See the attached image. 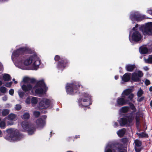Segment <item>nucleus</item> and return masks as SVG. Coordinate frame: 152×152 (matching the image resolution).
Listing matches in <instances>:
<instances>
[{"instance_id": "nucleus-52", "label": "nucleus", "mask_w": 152, "mask_h": 152, "mask_svg": "<svg viewBox=\"0 0 152 152\" xmlns=\"http://www.w3.org/2000/svg\"><path fill=\"white\" fill-rule=\"evenodd\" d=\"M43 118L45 119L46 118V116L45 115H44V116H43Z\"/></svg>"}, {"instance_id": "nucleus-51", "label": "nucleus", "mask_w": 152, "mask_h": 152, "mask_svg": "<svg viewBox=\"0 0 152 152\" xmlns=\"http://www.w3.org/2000/svg\"><path fill=\"white\" fill-rule=\"evenodd\" d=\"M150 105H151V106L152 107V100L150 102Z\"/></svg>"}, {"instance_id": "nucleus-53", "label": "nucleus", "mask_w": 152, "mask_h": 152, "mask_svg": "<svg viewBox=\"0 0 152 152\" xmlns=\"http://www.w3.org/2000/svg\"><path fill=\"white\" fill-rule=\"evenodd\" d=\"M119 152H126L124 151H120Z\"/></svg>"}, {"instance_id": "nucleus-11", "label": "nucleus", "mask_w": 152, "mask_h": 152, "mask_svg": "<svg viewBox=\"0 0 152 152\" xmlns=\"http://www.w3.org/2000/svg\"><path fill=\"white\" fill-rule=\"evenodd\" d=\"M140 29L144 35H152V23H147L145 26H142Z\"/></svg>"}, {"instance_id": "nucleus-39", "label": "nucleus", "mask_w": 152, "mask_h": 152, "mask_svg": "<svg viewBox=\"0 0 152 152\" xmlns=\"http://www.w3.org/2000/svg\"><path fill=\"white\" fill-rule=\"evenodd\" d=\"M144 98L143 97H141L140 98H138L137 99V100L139 102H140L143 100Z\"/></svg>"}, {"instance_id": "nucleus-29", "label": "nucleus", "mask_w": 152, "mask_h": 152, "mask_svg": "<svg viewBox=\"0 0 152 152\" xmlns=\"http://www.w3.org/2000/svg\"><path fill=\"white\" fill-rule=\"evenodd\" d=\"M6 126L4 120H3L0 122V127L2 129H4Z\"/></svg>"}, {"instance_id": "nucleus-2", "label": "nucleus", "mask_w": 152, "mask_h": 152, "mask_svg": "<svg viewBox=\"0 0 152 152\" xmlns=\"http://www.w3.org/2000/svg\"><path fill=\"white\" fill-rule=\"evenodd\" d=\"M34 80L31 79L28 77L23 78L20 84L22 89L25 91H31V94L39 95L41 96L45 94L44 89L45 87V84L43 80L38 81L34 86L33 83Z\"/></svg>"}, {"instance_id": "nucleus-9", "label": "nucleus", "mask_w": 152, "mask_h": 152, "mask_svg": "<svg viewBox=\"0 0 152 152\" xmlns=\"http://www.w3.org/2000/svg\"><path fill=\"white\" fill-rule=\"evenodd\" d=\"M53 102V100L52 99L42 98L40 99L38 107L39 109H45L48 107Z\"/></svg>"}, {"instance_id": "nucleus-41", "label": "nucleus", "mask_w": 152, "mask_h": 152, "mask_svg": "<svg viewBox=\"0 0 152 152\" xmlns=\"http://www.w3.org/2000/svg\"><path fill=\"white\" fill-rule=\"evenodd\" d=\"M7 96H4L3 98H2V99H3V100L4 101H6L7 100Z\"/></svg>"}, {"instance_id": "nucleus-57", "label": "nucleus", "mask_w": 152, "mask_h": 152, "mask_svg": "<svg viewBox=\"0 0 152 152\" xmlns=\"http://www.w3.org/2000/svg\"><path fill=\"white\" fill-rule=\"evenodd\" d=\"M126 139H123V140H126Z\"/></svg>"}, {"instance_id": "nucleus-6", "label": "nucleus", "mask_w": 152, "mask_h": 152, "mask_svg": "<svg viewBox=\"0 0 152 152\" xmlns=\"http://www.w3.org/2000/svg\"><path fill=\"white\" fill-rule=\"evenodd\" d=\"M123 147L121 143L109 142L107 145L104 152H116V151L122 149Z\"/></svg>"}, {"instance_id": "nucleus-38", "label": "nucleus", "mask_w": 152, "mask_h": 152, "mask_svg": "<svg viewBox=\"0 0 152 152\" xmlns=\"http://www.w3.org/2000/svg\"><path fill=\"white\" fill-rule=\"evenodd\" d=\"M14 92V90L13 89H11L9 91V94L11 95H13Z\"/></svg>"}, {"instance_id": "nucleus-13", "label": "nucleus", "mask_w": 152, "mask_h": 152, "mask_svg": "<svg viewBox=\"0 0 152 152\" xmlns=\"http://www.w3.org/2000/svg\"><path fill=\"white\" fill-rule=\"evenodd\" d=\"M60 59L61 60L58 62L57 67L59 69H62L66 66V65L67 63V61L66 60H63L62 58H60L59 56L58 55L56 56L54 58L55 61H58Z\"/></svg>"}, {"instance_id": "nucleus-27", "label": "nucleus", "mask_w": 152, "mask_h": 152, "mask_svg": "<svg viewBox=\"0 0 152 152\" xmlns=\"http://www.w3.org/2000/svg\"><path fill=\"white\" fill-rule=\"evenodd\" d=\"M144 61L145 63H152V55L149 56L148 59L144 58Z\"/></svg>"}, {"instance_id": "nucleus-49", "label": "nucleus", "mask_w": 152, "mask_h": 152, "mask_svg": "<svg viewBox=\"0 0 152 152\" xmlns=\"http://www.w3.org/2000/svg\"><path fill=\"white\" fill-rule=\"evenodd\" d=\"M2 84V82L1 81H0V86Z\"/></svg>"}, {"instance_id": "nucleus-7", "label": "nucleus", "mask_w": 152, "mask_h": 152, "mask_svg": "<svg viewBox=\"0 0 152 152\" xmlns=\"http://www.w3.org/2000/svg\"><path fill=\"white\" fill-rule=\"evenodd\" d=\"M138 25L137 24L135 27H133L132 29V31L130 32L129 39L130 42L132 40L135 41H140L142 37L140 34L137 31V28Z\"/></svg>"}, {"instance_id": "nucleus-45", "label": "nucleus", "mask_w": 152, "mask_h": 152, "mask_svg": "<svg viewBox=\"0 0 152 152\" xmlns=\"http://www.w3.org/2000/svg\"><path fill=\"white\" fill-rule=\"evenodd\" d=\"M118 78V76H115V80H117Z\"/></svg>"}, {"instance_id": "nucleus-36", "label": "nucleus", "mask_w": 152, "mask_h": 152, "mask_svg": "<svg viewBox=\"0 0 152 152\" xmlns=\"http://www.w3.org/2000/svg\"><path fill=\"white\" fill-rule=\"evenodd\" d=\"M15 108L16 110H19L21 108V106L20 104H16L15 106Z\"/></svg>"}, {"instance_id": "nucleus-25", "label": "nucleus", "mask_w": 152, "mask_h": 152, "mask_svg": "<svg viewBox=\"0 0 152 152\" xmlns=\"http://www.w3.org/2000/svg\"><path fill=\"white\" fill-rule=\"evenodd\" d=\"M129 108L128 107H122L120 110L121 113H125L129 111Z\"/></svg>"}, {"instance_id": "nucleus-4", "label": "nucleus", "mask_w": 152, "mask_h": 152, "mask_svg": "<svg viewBox=\"0 0 152 152\" xmlns=\"http://www.w3.org/2000/svg\"><path fill=\"white\" fill-rule=\"evenodd\" d=\"M132 90L130 89H127L124 90L122 93L121 97L118 98L117 99L115 105L121 106L129 104L130 101H132L134 95L132 93Z\"/></svg>"}, {"instance_id": "nucleus-10", "label": "nucleus", "mask_w": 152, "mask_h": 152, "mask_svg": "<svg viewBox=\"0 0 152 152\" xmlns=\"http://www.w3.org/2000/svg\"><path fill=\"white\" fill-rule=\"evenodd\" d=\"M23 131H27L29 135L33 134L34 131L35 129L30 125L27 122L23 121L21 124Z\"/></svg>"}, {"instance_id": "nucleus-46", "label": "nucleus", "mask_w": 152, "mask_h": 152, "mask_svg": "<svg viewBox=\"0 0 152 152\" xmlns=\"http://www.w3.org/2000/svg\"><path fill=\"white\" fill-rule=\"evenodd\" d=\"M149 91H152V86L149 88Z\"/></svg>"}, {"instance_id": "nucleus-42", "label": "nucleus", "mask_w": 152, "mask_h": 152, "mask_svg": "<svg viewBox=\"0 0 152 152\" xmlns=\"http://www.w3.org/2000/svg\"><path fill=\"white\" fill-rule=\"evenodd\" d=\"M5 86L7 87H10L11 86L9 83H7L5 84Z\"/></svg>"}, {"instance_id": "nucleus-18", "label": "nucleus", "mask_w": 152, "mask_h": 152, "mask_svg": "<svg viewBox=\"0 0 152 152\" xmlns=\"http://www.w3.org/2000/svg\"><path fill=\"white\" fill-rule=\"evenodd\" d=\"M134 143H135V150L136 152H139L140 151V150L138 149L137 147H140L141 145V142L140 141L138 140H136L134 141Z\"/></svg>"}, {"instance_id": "nucleus-43", "label": "nucleus", "mask_w": 152, "mask_h": 152, "mask_svg": "<svg viewBox=\"0 0 152 152\" xmlns=\"http://www.w3.org/2000/svg\"><path fill=\"white\" fill-rule=\"evenodd\" d=\"M118 126V124L117 122H115L114 126L115 127H116Z\"/></svg>"}, {"instance_id": "nucleus-44", "label": "nucleus", "mask_w": 152, "mask_h": 152, "mask_svg": "<svg viewBox=\"0 0 152 152\" xmlns=\"http://www.w3.org/2000/svg\"><path fill=\"white\" fill-rule=\"evenodd\" d=\"M144 69L146 71H147L148 70V68L147 66L144 67Z\"/></svg>"}, {"instance_id": "nucleus-15", "label": "nucleus", "mask_w": 152, "mask_h": 152, "mask_svg": "<svg viewBox=\"0 0 152 152\" xmlns=\"http://www.w3.org/2000/svg\"><path fill=\"white\" fill-rule=\"evenodd\" d=\"M36 126L40 129L43 128L45 125V121L41 118L38 119L36 122Z\"/></svg>"}, {"instance_id": "nucleus-28", "label": "nucleus", "mask_w": 152, "mask_h": 152, "mask_svg": "<svg viewBox=\"0 0 152 152\" xmlns=\"http://www.w3.org/2000/svg\"><path fill=\"white\" fill-rule=\"evenodd\" d=\"M137 134L140 138H142V137H148V136L147 134L144 132H142L141 133H137Z\"/></svg>"}, {"instance_id": "nucleus-22", "label": "nucleus", "mask_w": 152, "mask_h": 152, "mask_svg": "<svg viewBox=\"0 0 152 152\" xmlns=\"http://www.w3.org/2000/svg\"><path fill=\"white\" fill-rule=\"evenodd\" d=\"M8 119L10 121H15L16 120L15 115L14 114H10L7 117Z\"/></svg>"}, {"instance_id": "nucleus-54", "label": "nucleus", "mask_w": 152, "mask_h": 152, "mask_svg": "<svg viewBox=\"0 0 152 152\" xmlns=\"http://www.w3.org/2000/svg\"><path fill=\"white\" fill-rule=\"evenodd\" d=\"M79 135H78L77 136H76V138H79Z\"/></svg>"}, {"instance_id": "nucleus-34", "label": "nucleus", "mask_w": 152, "mask_h": 152, "mask_svg": "<svg viewBox=\"0 0 152 152\" xmlns=\"http://www.w3.org/2000/svg\"><path fill=\"white\" fill-rule=\"evenodd\" d=\"M18 93L20 98H22L24 94V93L20 90H19Z\"/></svg>"}, {"instance_id": "nucleus-24", "label": "nucleus", "mask_w": 152, "mask_h": 152, "mask_svg": "<svg viewBox=\"0 0 152 152\" xmlns=\"http://www.w3.org/2000/svg\"><path fill=\"white\" fill-rule=\"evenodd\" d=\"M3 77V79L5 81H9L11 79L10 75L7 74H4Z\"/></svg>"}, {"instance_id": "nucleus-48", "label": "nucleus", "mask_w": 152, "mask_h": 152, "mask_svg": "<svg viewBox=\"0 0 152 152\" xmlns=\"http://www.w3.org/2000/svg\"><path fill=\"white\" fill-rule=\"evenodd\" d=\"M2 133L1 131L0 130V137H1L2 136Z\"/></svg>"}, {"instance_id": "nucleus-37", "label": "nucleus", "mask_w": 152, "mask_h": 152, "mask_svg": "<svg viewBox=\"0 0 152 152\" xmlns=\"http://www.w3.org/2000/svg\"><path fill=\"white\" fill-rule=\"evenodd\" d=\"M145 83L146 85L148 86L150 84V82L149 80L146 79L145 81Z\"/></svg>"}, {"instance_id": "nucleus-50", "label": "nucleus", "mask_w": 152, "mask_h": 152, "mask_svg": "<svg viewBox=\"0 0 152 152\" xmlns=\"http://www.w3.org/2000/svg\"><path fill=\"white\" fill-rule=\"evenodd\" d=\"M10 85L11 86L12 83V82H9Z\"/></svg>"}, {"instance_id": "nucleus-19", "label": "nucleus", "mask_w": 152, "mask_h": 152, "mask_svg": "<svg viewBox=\"0 0 152 152\" xmlns=\"http://www.w3.org/2000/svg\"><path fill=\"white\" fill-rule=\"evenodd\" d=\"M140 53L142 54H145L147 53L148 50L145 46H142L139 49Z\"/></svg>"}, {"instance_id": "nucleus-20", "label": "nucleus", "mask_w": 152, "mask_h": 152, "mask_svg": "<svg viewBox=\"0 0 152 152\" xmlns=\"http://www.w3.org/2000/svg\"><path fill=\"white\" fill-rule=\"evenodd\" d=\"M135 68V65L128 64L126 66V70L129 72H132Z\"/></svg>"}, {"instance_id": "nucleus-40", "label": "nucleus", "mask_w": 152, "mask_h": 152, "mask_svg": "<svg viewBox=\"0 0 152 152\" xmlns=\"http://www.w3.org/2000/svg\"><path fill=\"white\" fill-rule=\"evenodd\" d=\"M148 12L150 14L152 15V10L150 9L148 10Z\"/></svg>"}, {"instance_id": "nucleus-26", "label": "nucleus", "mask_w": 152, "mask_h": 152, "mask_svg": "<svg viewBox=\"0 0 152 152\" xmlns=\"http://www.w3.org/2000/svg\"><path fill=\"white\" fill-rule=\"evenodd\" d=\"M21 117L23 119H28L30 118L29 114L28 113H26L21 116Z\"/></svg>"}, {"instance_id": "nucleus-33", "label": "nucleus", "mask_w": 152, "mask_h": 152, "mask_svg": "<svg viewBox=\"0 0 152 152\" xmlns=\"http://www.w3.org/2000/svg\"><path fill=\"white\" fill-rule=\"evenodd\" d=\"M31 97H28L26 99L25 102L27 104H29L31 103Z\"/></svg>"}, {"instance_id": "nucleus-56", "label": "nucleus", "mask_w": 152, "mask_h": 152, "mask_svg": "<svg viewBox=\"0 0 152 152\" xmlns=\"http://www.w3.org/2000/svg\"><path fill=\"white\" fill-rule=\"evenodd\" d=\"M4 0H0V1H3Z\"/></svg>"}, {"instance_id": "nucleus-16", "label": "nucleus", "mask_w": 152, "mask_h": 152, "mask_svg": "<svg viewBox=\"0 0 152 152\" xmlns=\"http://www.w3.org/2000/svg\"><path fill=\"white\" fill-rule=\"evenodd\" d=\"M83 96L84 98H87L86 99H83L81 101V102L82 103L81 104H79V106L80 107H82V105L83 104H84L83 102H87L88 101H89V104H91V103L90 102V99L91 97L89 95L87 94H85Z\"/></svg>"}, {"instance_id": "nucleus-8", "label": "nucleus", "mask_w": 152, "mask_h": 152, "mask_svg": "<svg viewBox=\"0 0 152 152\" xmlns=\"http://www.w3.org/2000/svg\"><path fill=\"white\" fill-rule=\"evenodd\" d=\"M78 87H80V85L75 83L67 84L66 86V92L69 94H73L77 92Z\"/></svg>"}, {"instance_id": "nucleus-14", "label": "nucleus", "mask_w": 152, "mask_h": 152, "mask_svg": "<svg viewBox=\"0 0 152 152\" xmlns=\"http://www.w3.org/2000/svg\"><path fill=\"white\" fill-rule=\"evenodd\" d=\"M143 76V73L140 71H136L132 73V80L135 82H139L140 78Z\"/></svg>"}, {"instance_id": "nucleus-30", "label": "nucleus", "mask_w": 152, "mask_h": 152, "mask_svg": "<svg viewBox=\"0 0 152 152\" xmlns=\"http://www.w3.org/2000/svg\"><path fill=\"white\" fill-rule=\"evenodd\" d=\"M7 88L4 87L2 86L0 88V91L2 93H5L7 92Z\"/></svg>"}, {"instance_id": "nucleus-21", "label": "nucleus", "mask_w": 152, "mask_h": 152, "mask_svg": "<svg viewBox=\"0 0 152 152\" xmlns=\"http://www.w3.org/2000/svg\"><path fill=\"white\" fill-rule=\"evenodd\" d=\"M126 132V130L125 129H122L119 130L117 132L118 135L120 137H122Z\"/></svg>"}, {"instance_id": "nucleus-5", "label": "nucleus", "mask_w": 152, "mask_h": 152, "mask_svg": "<svg viewBox=\"0 0 152 152\" xmlns=\"http://www.w3.org/2000/svg\"><path fill=\"white\" fill-rule=\"evenodd\" d=\"M5 134L6 136L4 138L10 141H16L20 140L22 137L20 134H15V132L12 129H10L6 130Z\"/></svg>"}, {"instance_id": "nucleus-47", "label": "nucleus", "mask_w": 152, "mask_h": 152, "mask_svg": "<svg viewBox=\"0 0 152 152\" xmlns=\"http://www.w3.org/2000/svg\"><path fill=\"white\" fill-rule=\"evenodd\" d=\"M15 79H14H14H12V80H13V81H14V82H15V83H17V81H15Z\"/></svg>"}, {"instance_id": "nucleus-32", "label": "nucleus", "mask_w": 152, "mask_h": 152, "mask_svg": "<svg viewBox=\"0 0 152 152\" xmlns=\"http://www.w3.org/2000/svg\"><path fill=\"white\" fill-rule=\"evenodd\" d=\"M143 91L141 89V88H140L139 90L137 93V95L138 97H140L143 94Z\"/></svg>"}, {"instance_id": "nucleus-23", "label": "nucleus", "mask_w": 152, "mask_h": 152, "mask_svg": "<svg viewBox=\"0 0 152 152\" xmlns=\"http://www.w3.org/2000/svg\"><path fill=\"white\" fill-rule=\"evenodd\" d=\"M31 103L32 106L36 104L38 101V98L35 97H31Z\"/></svg>"}, {"instance_id": "nucleus-31", "label": "nucleus", "mask_w": 152, "mask_h": 152, "mask_svg": "<svg viewBox=\"0 0 152 152\" xmlns=\"http://www.w3.org/2000/svg\"><path fill=\"white\" fill-rule=\"evenodd\" d=\"M9 113V110L7 109H4L2 111V115L3 116H5L7 115Z\"/></svg>"}, {"instance_id": "nucleus-12", "label": "nucleus", "mask_w": 152, "mask_h": 152, "mask_svg": "<svg viewBox=\"0 0 152 152\" xmlns=\"http://www.w3.org/2000/svg\"><path fill=\"white\" fill-rule=\"evenodd\" d=\"M145 18V15H142L137 12H131L130 15V18L132 20H136L137 21H140Z\"/></svg>"}, {"instance_id": "nucleus-35", "label": "nucleus", "mask_w": 152, "mask_h": 152, "mask_svg": "<svg viewBox=\"0 0 152 152\" xmlns=\"http://www.w3.org/2000/svg\"><path fill=\"white\" fill-rule=\"evenodd\" d=\"M33 114L35 117H37L40 114V113L37 111H34L33 112Z\"/></svg>"}, {"instance_id": "nucleus-1", "label": "nucleus", "mask_w": 152, "mask_h": 152, "mask_svg": "<svg viewBox=\"0 0 152 152\" xmlns=\"http://www.w3.org/2000/svg\"><path fill=\"white\" fill-rule=\"evenodd\" d=\"M28 48L23 47L14 51L11 58L15 66L19 68L24 69L25 66L30 65L33 70H37L39 67L41 61L36 55H31L25 57L19 56L24 53L28 52Z\"/></svg>"}, {"instance_id": "nucleus-55", "label": "nucleus", "mask_w": 152, "mask_h": 152, "mask_svg": "<svg viewBox=\"0 0 152 152\" xmlns=\"http://www.w3.org/2000/svg\"><path fill=\"white\" fill-rule=\"evenodd\" d=\"M83 106H85V107H87L88 108H89V107H87V105H84Z\"/></svg>"}, {"instance_id": "nucleus-17", "label": "nucleus", "mask_w": 152, "mask_h": 152, "mask_svg": "<svg viewBox=\"0 0 152 152\" xmlns=\"http://www.w3.org/2000/svg\"><path fill=\"white\" fill-rule=\"evenodd\" d=\"M131 76V74L130 73H126L121 77L122 80L124 82H128L130 79Z\"/></svg>"}, {"instance_id": "nucleus-3", "label": "nucleus", "mask_w": 152, "mask_h": 152, "mask_svg": "<svg viewBox=\"0 0 152 152\" xmlns=\"http://www.w3.org/2000/svg\"><path fill=\"white\" fill-rule=\"evenodd\" d=\"M129 105L131 109L133 111L131 113L129 116L124 118H121L118 121L120 125L121 126L124 125H126V126H131L134 120V117L136 124L138 125L140 123V118L142 115V113L139 111H138L135 113V112H136V109L134 105L133 104L131 103Z\"/></svg>"}]
</instances>
